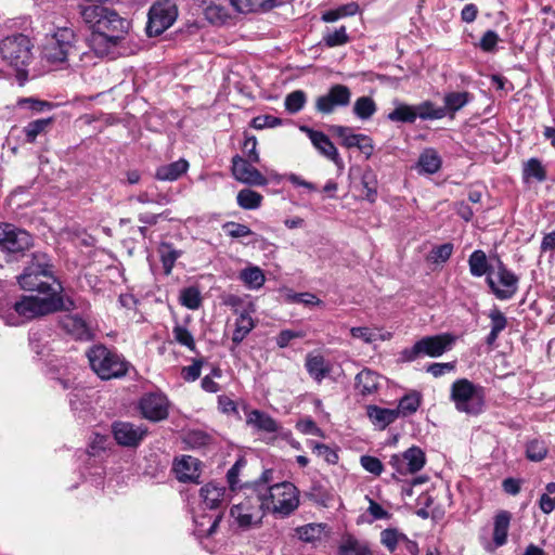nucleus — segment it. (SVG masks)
Wrapping results in <instances>:
<instances>
[{
    "label": "nucleus",
    "mask_w": 555,
    "mask_h": 555,
    "mask_svg": "<svg viewBox=\"0 0 555 555\" xmlns=\"http://www.w3.org/2000/svg\"><path fill=\"white\" fill-rule=\"evenodd\" d=\"M75 301L68 296H22L10 308L4 311L0 302V318L8 325H18L24 321L43 317L57 311H69L76 309Z\"/></svg>",
    "instance_id": "nucleus-1"
},
{
    "label": "nucleus",
    "mask_w": 555,
    "mask_h": 555,
    "mask_svg": "<svg viewBox=\"0 0 555 555\" xmlns=\"http://www.w3.org/2000/svg\"><path fill=\"white\" fill-rule=\"evenodd\" d=\"M25 291H37L46 296H64L62 284L54 278L52 264L47 254L35 253L30 263L18 278Z\"/></svg>",
    "instance_id": "nucleus-2"
},
{
    "label": "nucleus",
    "mask_w": 555,
    "mask_h": 555,
    "mask_svg": "<svg viewBox=\"0 0 555 555\" xmlns=\"http://www.w3.org/2000/svg\"><path fill=\"white\" fill-rule=\"evenodd\" d=\"M255 492L256 501L261 503L264 511L279 517L289 516L299 506V490L289 481L270 487L258 483Z\"/></svg>",
    "instance_id": "nucleus-3"
},
{
    "label": "nucleus",
    "mask_w": 555,
    "mask_h": 555,
    "mask_svg": "<svg viewBox=\"0 0 555 555\" xmlns=\"http://www.w3.org/2000/svg\"><path fill=\"white\" fill-rule=\"evenodd\" d=\"M90 367L101 379L119 378L127 374L129 363L104 345H94L87 351Z\"/></svg>",
    "instance_id": "nucleus-4"
},
{
    "label": "nucleus",
    "mask_w": 555,
    "mask_h": 555,
    "mask_svg": "<svg viewBox=\"0 0 555 555\" xmlns=\"http://www.w3.org/2000/svg\"><path fill=\"white\" fill-rule=\"evenodd\" d=\"M456 341V336L451 333L424 336L416 340L413 346L404 348L400 352V360L413 362L420 357L439 358L450 351Z\"/></svg>",
    "instance_id": "nucleus-5"
},
{
    "label": "nucleus",
    "mask_w": 555,
    "mask_h": 555,
    "mask_svg": "<svg viewBox=\"0 0 555 555\" xmlns=\"http://www.w3.org/2000/svg\"><path fill=\"white\" fill-rule=\"evenodd\" d=\"M450 399L459 412L478 415L485 406V391L467 378H460L451 385Z\"/></svg>",
    "instance_id": "nucleus-6"
},
{
    "label": "nucleus",
    "mask_w": 555,
    "mask_h": 555,
    "mask_svg": "<svg viewBox=\"0 0 555 555\" xmlns=\"http://www.w3.org/2000/svg\"><path fill=\"white\" fill-rule=\"evenodd\" d=\"M486 281L491 293L499 300H509L518 292L519 276L507 269L501 260L495 267H491Z\"/></svg>",
    "instance_id": "nucleus-7"
},
{
    "label": "nucleus",
    "mask_w": 555,
    "mask_h": 555,
    "mask_svg": "<svg viewBox=\"0 0 555 555\" xmlns=\"http://www.w3.org/2000/svg\"><path fill=\"white\" fill-rule=\"evenodd\" d=\"M31 48L33 44L27 36L15 34L0 41V55L9 65L21 69L28 65L31 59Z\"/></svg>",
    "instance_id": "nucleus-8"
},
{
    "label": "nucleus",
    "mask_w": 555,
    "mask_h": 555,
    "mask_svg": "<svg viewBox=\"0 0 555 555\" xmlns=\"http://www.w3.org/2000/svg\"><path fill=\"white\" fill-rule=\"evenodd\" d=\"M76 36L69 27H59L47 40L43 56L52 64L64 63L75 51Z\"/></svg>",
    "instance_id": "nucleus-9"
},
{
    "label": "nucleus",
    "mask_w": 555,
    "mask_h": 555,
    "mask_svg": "<svg viewBox=\"0 0 555 555\" xmlns=\"http://www.w3.org/2000/svg\"><path fill=\"white\" fill-rule=\"evenodd\" d=\"M178 16L176 3L172 0H158L149 11L146 33L158 36L169 28Z\"/></svg>",
    "instance_id": "nucleus-10"
},
{
    "label": "nucleus",
    "mask_w": 555,
    "mask_h": 555,
    "mask_svg": "<svg viewBox=\"0 0 555 555\" xmlns=\"http://www.w3.org/2000/svg\"><path fill=\"white\" fill-rule=\"evenodd\" d=\"M426 464V455L418 447H411L404 452L392 454L389 465L395 470L393 477L414 475L420 472Z\"/></svg>",
    "instance_id": "nucleus-11"
},
{
    "label": "nucleus",
    "mask_w": 555,
    "mask_h": 555,
    "mask_svg": "<svg viewBox=\"0 0 555 555\" xmlns=\"http://www.w3.org/2000/svg\"><path fill=\"white\" fill-rule=\"evenodd\" d=\"M264 513L261 503L256 501V495L246 498L230 511L231 517L244 530L260 525Z\"/></svg>",
    "instance_id": "nucleus-12"
},
{
    "label": "nucleus",
    "mask_w": 555,
    "mask_h": 555,
    "mask_svg": "<svg viewBox=\"0 0 555 555\" xmlns=\"http://www.w3.org/2000/svg\"><path fill=\"white\" fill-rule=\"evenodd\" d=\"M31 245L30 234L11 223H0V248L11 254L22 253Z\"/></svg>",
    "instance_id": "nucleus-13"
},
{
    "label": "nucleus",
    "mask_w": 555,
    "mask_h": 555,
    "mask_svg": "<svg viewBox=\"0 0 555 555\" xmlns=\"http://www.w3.org/2000/svg\"><path fill=\"white\" fill-rule=\"evenodd\" d=\"M139 410L144 418L160 422L168 417L169 401L163 393L150 392L140 399Z\"/></svg>",
    "instance_id": "nucleus-14"
},
{
    "label": "nucleus",
    "mask_w": 555,
    "mask_h": 555,
    "mask_svg": "<svg viewBox=\"0 0 555 555\" xmlns=\"http://www.w3.org/2000/svg\"><path fill=\"white\" fill-rule=\"evenodd\" d=\"M351 92L345 85H334L327 93L319 96L315 101V108L322 114H331L336 107L347 106L350 103Z\"/></svg>",
    "instance_id": "nucleus-15"
},
{
    "label": "nucleus",
    "mask_w": 555,
    "mask_h": 555,
    "mask_svg": "<svg viewBox=\"0 0 555 555\" xmlns=\"http://www.w3.org/2000/svg\"><path fill=\"white\" fill-rule=\"evenodd\" d=\"M254 162H249L240 155L232 157V175L233 177L247 185L263 186L268 183L267 178L253 166Z\"/></svg>",
    "instance_id": "nucleus-16"
},
{
    "label": "nucleus",
    "mask_w": 555,
    "mask_h": 555,
    "mask_svg": "<svg viewBox=\"0 0 555 555\" xmlns=\"http://www.w3.org/2000/svg\"><path fill=\"white\" fill-rule=\"evenodd\" d=\"M112 431L118 444L124 447H137L147 434L143 425H135L130 422H115Z\"/></svg>",
    "instance_id": "nucleus-17"
},
{
    "label": "nucleus",
    "mask_w": 555,
    "mask_h": 555,
    "mask_svg": "<svg viewBox=\"0 0 555 555\" xmlns=\"http://www.w3.org/2000/svg\"><path fill=\"white\" fill-rule=\"evenodd\" d=\"M512 514L508 511H500L493 517L492 540L480 538L481 544L487 551H494L506 544Z\"/></svg>",
    "instance_id": "nucleus-18"
},
{
    "label": "nucleus",
    "mask_w": 555,
    "mask_h": 555,
    "mask_svg": "<svg viewBox=\"0 0 555 555\" xmlns=\"http://www.w3.org/2000/svg\"><path fill=\"white\" fill-rule=\"evenodd\" d=\"M199 498L203 506L214 512H222L229 502L225 487L215 481L208 482L199 489Z\"/></svg>",
    "instance_id": "nucleus-19"
},
{
    "label": "nucleus",
    "mask_w": 555,
    "mask_h": 555,
    "mask_svg": "<svg viewBox=\"0 0 555 555\" xmlns=\"http://www.w3.org/2000/svg\"><path fill=\"white\" fill-rule=\"evenodd\" d=\"M61 326L77 340H90L93 337L89 321L79 314L64 315L61 320Z\"/></svg>",
    "instance_id": "nucleus-20"
},
{
    "label": "nucleus",
    "mask_w": 555,
    "mask_h": 555,
    "mask_svg": "<svg viewBox=\"0 0 555 555\" xmlns=\"http://www.w3.org/2000/svg\"><path fill=\"white\" fill-rule=\"evenodd\" d=\"M255 312V305L248 301L246 307L237 315L232 334V341L235 346L240 345L255 328L256 323L253 319Z\"/></svg>",
    "instance_id": "nucleus-21"
},
{
    "label": "nucleus",
    "mask_w": 555,
    "mask_h": 555,
    "mask_svg": "<svg viewBox=\"0 0 555 555\" xmlns=\"http://www.w3.org/2000/svg\"><path fill=\"white\" fill-rule=\"evenodd\" d=\"M306 132L311 140L313 146L326 158L334 162L336 165L341 163V158L338 154L337 149L331 142L330 138L321 131L310 129L306 126L300 128Z\"/></svg>",
    "instance_id": "nucleus-22"
},
{
    "label": "nucleus",
    "mask_w": 555,
    "mask_h": 555,
    "mask_svg": "<svg viewBox=\"0 0 555 555\" xmlns=\"http://www.w3.org/2000/svg\"><path fill=\"white\" fill-rule=\"evenodd\" d=\"M201 462L191 455H183L175 463V472L179 481L198 483Z\"/></svg>",
    "instance_id": "nucleus-23"
},
{
    "label": "nucleus",
    "mask_w": 555,
    "mask_h": 555,
    "mask_svg": "<svg viewBox=\"0 0 555 555\" xmlns=\"http://www.w3.org/2000/svg\"><path fill=\"white\" fill-rule=\"evenodd\" d=\"M128 26L129 23L127 20L121 18L117 13L106 8V14H103L101 21H99L94 33L103 35L117 34L124 37Z\"/></svg>",
    "instance_id": "nucleus-24"
},
{
    "label": "nucleus",
    "mask_w": 555,
    "mask_h": 555,
    "mask_svg": "<svg viewBox=\"0 0 555 555\" xmlns=\"http://www.w3.org/2000/svg\"><path fill=\"white\" fill-rule=\"evenodd\" d=\"M222 512H214L209 515L203 514L194 516V534L198 539L211 537L216 532L222 519Z\"/></svg>",
    "instance_id": "nucleus-25"
},
{
    "label": "nucleus",
    "mask_w": 555,
    "mask_h": 555,
    "mask_svg": "<svg viewBox=\"0 0 555 555\" xmlns=\"http://www.w3.org/2000/svg\"><path fill=\"white\" fill-rule=\"evenodd\" d=\"M306 370L318 384L327 377L332 371L331 363L321 354L308 353L305 362Z\"/></svg>",
    "instance_id": "nucleus-26"
},
{
    "label": "nucleus",
    "mask_w": 555,
    "mask_h": 555,
    "mask_svg": "<svg viewBox=\"0 0 555 555\" xmlns=\"http://www.w3.org/2000/svg\"><path fill=\"white\" fill-rule=\"evenodd\" d=\"M124 37L117 34L103 35L99 33L91 34L89 38L90 49L99 56H105L116 47Z\"/></svg>",
    "instance_id": "nucleus-27"
},
{
    "label": "nucleus",
    "mask_w": 555,
    "mask_h": 555,
    "mask_svg": "<svg viewBox=\"0 0 555 555\" xmlns=\"http://www.w3.org/2000/svg\"><path fill=\"white\" fill-rule=\"evenodd\" d=\"M227 0H216L215 3H208L202 7L205 18L214 25H224L231 20V14L224 5Z\"/></svg>",
    "instance_id": "nucleus-28"
},
{
    "label": "nucleus",
    "mask_w": 555,
    "mask_h": 555,
    "mask_svg": "<svg viewBox=\"0 0 555 555\" xmlns=\"http://www.w3.org/2000/svg\"><path fill=\"white\" fill-rule=\"evenodd\" d=\"M189 169V163L180 158L173 163L162 165L156 169L155 177L159 181H176Z\"/></svg>",
    "instance_id": "nucleus-29"
},
{
    "label": "nucleus",
    "mask_w": 555,
    "mask_h": 555,
    "mask_svg": "<svg viewBox=\"0 0 555 555\" xmlns=\"http://www.w3.org/2000/svg\"><path fill=\"white\" fill-rule=\"evenodd\" d=\"M379 375L369 369L362 370L356 376V389L362 396L374 393L379 387Z\"/></svg>",
    "instance_id": "nucleus-30"
},
{
    "label": "nucleus",
    "mask_w": 555,
    "mask_h": 555,
    "mask_svg": "<svg viewBox=\"0 0 555 555\" xmlns=\"http://www.w3.org/2000/svg\"><path fill=\"white\" fill-rule=\"evenodd\" d=\"M330 533L328 526L326 524H307L296 529L297 537L308 543H314L326 538Z\"/></svg>",
    "instance_id": "nucleus-31"
},
{
    "label": "nucleus",
    "mask_w": 555,
    "mask_h": 555,
    "mask_svg": "<svg viewBox=\"0 0 555 555\" xmlns=\"http://www.w3.org/2000/svg\"><path fill=\"white\" fill-rule=\"evenodd\" d=\"M367 416L373 425L379 429H385L399 417L396 409L379 408L377 405H370L367 408Z\"/></svg>",
    "instance_id": "nucleus-32"
},
{
    "label": "nucleus",
    "mask_w": 555,
    "mask_h": 555,
    "mask_svg": "<svg viewBox=\"0 0 555 555\" xmlns=\"http://www.w3.org/2000/svg\"><path fill=\"white\" fill-rule=\"evenodd\" d=\"M488 318L490 319L491 330L486 337V343L488 346H494L499 335L506 328L508 322L505 314L496 307L489 311Z\"/></svg>",
    "instance_id": "nucleus-33"
},
{
    "label": "nucleus",
    "mask_w": 555,
    "mask_h": 555,
    "mask_svg": "<svg viewBox=\"0 0 555 555\" xmlns=\"http://www.w3.org/2000/svg\"><path fill=\"white\" fill-rule=\"evenodd\" d=\"M246 422L248 425L254 426L258 430L266 433H276L279 425L276 421L269 414L259 410H253L247 414Z\"/></svg>",
    "instance_id": "nucleus-34"
},
{
    "label": "nucleus",
    "mask_w": 555,
    "mask_h": 555,
    "mask_svg": "<svg viewBox=\"0 0 555 555\" xmlns=\"http://www.w3.org/2000/svg\"><path fill=\"white\" fill-rule=\"evenodd\" d=\"M240 280L248 289H259L266 282L263 271L257 266H249L240 272Z\"/></svg>",
    "instance_id": "nucleus-35"
},
{
    "label": "nucleus",
    "mask_w": 555,
    "mask_h": 555,
    "mask_svg": "<svg viewBox=\"0 0 555 555\" xmlns=\"http://www.w3.org/2000/svg\"><path fill=\"white\" fill-rule=\"evenodd\" d=\"M230 2L238 13H249L260 9L269 10L278 5V0H230Z\"/></svg>",
    "instance_id": "nucleus-36"
},
{
    "label": "nucleus",
    "mask_w": 555,
    "mask_h": 555,
    "mask_svg": "<svg viewBox=\"0 0 555 555\" xmlns=\"http://www.w3.org/2000/svg\"><path fill=\"white\" fill-rule=\"evenodd\" d=\"M422 403V395L418 391H411L404 395L398 403V416H410L414 414Z\"/></svg>",
    "instance_id": "nucleus-37"
},
{
    "label": "nucleus",
    "mask_w": 555,
    "mask_h": 555,
    "mask_svg": "<svg viewBox=\"0 0 555 555\" xmlns=\"http://www.w3.org/2000/svg\"><path fill=\"white\" fill-rule=\"evenodd\" d=\"M415 106L416 118L436 120L447 116V108L436 106L431 101H424Z\"/></svg>",
    "instance_id": "nucleus-38"
},
{
    "label": "nucleus",
    "mask_w": 555,
    "mask_h": 555,
    "mask_svg": "<svg viewBox=\"0 0 555 555\" xmlns=\"http://www.w3.org/2000/svg\"><path fill=\"white\" fill-rule=\"evenodd\" d=\"M421 171L425 173H436L441 167V157L434 149H426L418 158L417 163Z\"/></svg>",
    "instance_id": "nucleus-39"
},
{
    "label": "nucleus",
    "mask_w": 555,
    "mask_h": 555,
    "mask_svg": "<svg viewBox=\"0 0 555 555\" xmlns=\"http://www.w3.org/2000/svg\"><path fill=\"white\" fill-rule=\"evenodd\" d=\"M103 14H106V8L102 5H87L81 7L80 16L82 22L89 27L94 34L99 21H101Z\"/></svg>",
    "instance_id": "nucleus-40"
},
{
    "label": "nucleus",
    "mask_w": 555,
    "mask_h": 555,
    "mask_svg": "<svg viewBox=\"0 0 555 555\" xmlns=\"http://www.w3.org/2000/svg\"><path fill=\"white\" fill-rule=\"evenodd\" d=\"M160 261L163 263L165 274L169 275L177 259L181 256V251L176 249L170 243H162L158 248Z\"/></svg>",
    "instance_id": "nucleus-41"
},
{
    "label": "nucleus",
    "mask_w": 555,
    "mask_h": 555,
    "mask_svg": "<svg viewBox=\"0 0 555 555\" xmlns=\"http://www.w3.org/2000/svg\"><path fill=\"white\" fill-rule=\"evenodd\" d=\"M469 271L473 276L480 278L485 274L488 275L491 267L488 266V260L485 251L478 249L472 253L468 259Z\"/></svg>",
    "instance_id": "nucleus-42"
},
{
    "label": "nucleus",
    "mask_w": 555,
    "mask_h": 555,
    "mask_svg": "<svg viewBox=\"0 0 555 555\" xmlns=\"http://www.w3.org/2000/svg\"><path fill=\"white\" fill-rule=\"evenodd\" d=\"M262 195L250 189H243L237 193V205L246 210L257 209L261 206Z\"/></svg>",
    "instance_id": "nucleus-43"
},
{
    "label": "nucleus",
    "mask_w": 555,
    "mask_h": 555,
    "mask_svg": "<svg viewBox=\"0 0 555 555\" xmlns=\"http://www.w3.org/2000/svg\"><path fill=\"white\" fill-rule=\"evenodd\" d=\"M472 99V95L467 91L462 92H450L444 95V106L448 113H455L464 107Z\"/></svg>",
    "instance_id": "nucleus-44"
},
{
    "label": "nucleus",
    "mask_w": 555,
    "mask_h": 555,
    "mask_svg": "<svg viewBox=\"0 0 555 555\" xmlns=\"http://www.w3.org/2000/svg\"><path fill=\"white\" fill-rule=\"evenodd\" d=\"M387 117L391 121L413 124L416 120L415 106L400 103Z\"/></svg>",
    "instance_id": "nucleus-45"
},
{
    "label": "nucleus",
    "mask_w": 555,
    "mask_h": 555,
    "mask_svg": "<svg viewBox=\"0 0 555 555\" xmlns=\"http://www.w3.org/2000/svg\"><path fill=\"white\" fill-rule=\"evenodd\" d=\"M376 112V104L370 96H360L353 105V114L363 120L370 119Z\"/></svg>",
    "instance_id": "nucleus-46"
},
{
    "label": "nucleus",
    "mask_w": 555,
    "mask_h": 555,
    "mask_svg": "<svg viewBox=\"0 0 555 555\" xmlns=\"http://www.w3.org/2000/svg\"><path fill=\"white\" fill-rule=\"evenodd\" d=\"M522 176L526 181L534 178L542 182L546 179V170L538 158H530L524 166Z\"/></svg>",
    "instance_id": "nucleus-47"
},
{
    "label": "nucleus",
    "mask_w": 555,
    "mask_h": 555,
    "mask_svg": "<svg viewBox=\"0 0 555 555\" xmlns=\"http://www.w3.org/2000/svg\"><path fill=\"white\" fill-rule=\"evenodd\" d=\"M180 302L191 310H196L202 305V296L197 287L191 286L181 291Z\"/></svg>",
    "instance_id": "nucleus-48"
},
{
    "label": "nucleus",
    "mask_w": 555,
    "mask_h": 555,
    "mask_svg": "<svg viewBox=\"0 0 555 555\" xmlns=\"http://www.w3.org/2000/svg\"><path fill=\"white\" fill-rule=\"evenodd\" d=\"M547 447L543 440L533 439L527 443L526 455L532 462H540L547 455Z\"/></svg>",
    "instance_id": "nucleus-49"
},
{
    "label": "nucleus",
    "mask_w": 555,
    "mask_h": 555,
    "mask_svg": "<svg viewBox=\"0 0 555 555\" xmlns=\"http://www.w3.org/2000/svg\"><path fill=\"white\" fill-rule=\"evenodd\" d=\"M331 131L341 140V144L348 149L354 147L359 142V133H354L350 127L332 126Z\"/></svg>",
    "instance_id": "nucleus-50"
},
{
    "label": "nucleus",
    "mask_w": 555,
    "mask_h": 555,
    "mask_svg": "<svg viewBox=\"0 0 555 555\" xmlns=\"http://www.w3.org/2000/svg\"><path fill=\"white\" fill-rule=\"evenodd\" d=\"M52 120L53 119L49 117L28 122L27 126L24 127V133L27 142L33 143L36 138L51 125Z\"/></svg>",
    "instance_id": "nucleus-51"
},
{
    "label": "nucleus",
    "mask_w": 555,
    "mask_h": 555,
    "mask_svg": "<svg viewBox=\"0 0 555 555\" xmlns=\"http://www.w3.org/2000/svg\"><path fill=\"white\" fill-rule=\"evenodd\" d=\"M306 101L307 96L302 90L293 91L285 98V109L291 114H296L304 108Z\"/></svg>",
    "instance_id": "nucleus-52"
},
{
    "label": "nucleus",
    "mask_w": 555,
    "mask_h": 555,
    "mask_svg": "<svg viewBox=\"0 0 555 555\" xmlns=\"http://www.w3.org/2000/svg\"><path fill=\"white\" fill-rule=\"evenodd\" d=\"M340 555H370L367 547L352 538H346L339 547Z\"/></svg>",
    "instance_id": "nucleus-53"
},
{
    "label": "nucleus",
    "mask_w": 555,
    "mask_h": 555,
    "mask_svg": "<svg viewBox=\"0 0 555 555\" xmlns=\"http://www.w3.org/2000/svg\"><path fill=\"white\" fill-rule=\"evenodd\" d=\"M173 339L180 344L189 348L190 350H195V340L192 333L183 325L176 324L172 328Z\"/></svg>",
    "instance_id": "nucleus-54"
},
{
    "label": "nucleus",
    "mask_w": 555,
    "mask_h": 555,
    "mask_svg": "<svg viewBox=\"0 0 555 555\" xmlns=\"http://www.w3.org/2000/svg\"><path fill=\"white\" fill-rule=\"evenodd\" d=\"M257 139L255 135H250L248 133H244V142H243V153L245 154L246 158L249 162H254L255 164H258L260 162V156L257 151Z\"/></svg>",
    "instance_id": "nucleus-55"
},
{
    "label": "nucleus",
    "mask_w": 555,
    "mask_h": 555,
    "mask_svg": "<svg viewBox=\"0 0 555 555\" xmlns=\"http://www.w3.org/2000/svg\"><path fill=\"white\" fill-rule=\"evenodd\" d=\"M361 183L365 190V198L373 203L377 196V181L376 177L372 171H365L362 175Z\"/></svg>",
    "instance_id": "nucleus-56"
},
{
    "label": "nucleus",
    "mask_w": 555,
    "mask_h": 555,
    "mask_svg": "<svg viewBox=\"0 0 555 555\" xmlns=\"http://www.w3.org/2000/svg\"><path fill=\"white\" fill-rule=\"evenodd\" d=\"M323 41L330 48L347 43L349 41V36L347 35L346 27L341 26L334 31L327 33L324 35Z\"/></svg>",
    "instance_id": "nucleus-57"
},
{
    "label": "nucleus",
    "mask_w": 555,
    "mask_h": 555,
    "mask_svg": "<svg viewBox=\"0 0 555 555\" xmlns=\"http://www.w3.org/2000/svg\"><path fill=\"white\" fill-rule=\"evenodd\" d=\"M184 441L192 449H199L209 443L210 436L202 430H191L185 435Z\"/></svg>",
    "instance_id": "nucleus-58"
},
{
    "label": "nucleus",
    "mask_w": 555,
    "mask_h": 555,
    "mask_svg": "<svg viewBox=\"0 0 555 555\" xmlns=\"http://www.w3.org/2000/svg\"><path fill=\"white\" fill-rule=\"evenodd\" d=\"M452 253L453 244L444 243L431 249L429 254V260L434 263L446 262L451 257Z\"/></svg>",
    "instance_id": "nucleus-59"
},
{
    "label": "nucleus",
    "mask_w": 555,
    "mask_h": 555,
    "mask_svg": "<svg viewBox=\"0 0 555 555\" xmlns=\"http://www.w3.org/2000/svg\"><path fill=\"white\" fill-rule=\"evenodd\" d=\"M306 337V332L302 330H282L275 337V343L279 348H286L293 339Z\"/></svg>",
    "instance_id": "nucleus-60"
},
{
    "label": "nucleus",
    "mask_w": 555,
    "mask_h": 555,
    "mask_svg": "<svg viewBox=\"0 0 555 555\" xmlns=\"http://www.w3.org/2000/svg\"><path fill=\"white\" fill-rule=\"evenodd\" d=\"M289 302L302 304L308 307L320 306L322 301L311 293H291L287 295Z\"/></svg>",
    "instance_id": "nucleus-61"
},
{
    "label": "nucleus",
    "mask_w": 555,
    "mask_h": 555,
    "mask_svg": "<svg viewBox=\"0 0 555 555\" xmlns=\"http://www.w3.org/2000/svg\"><path fill=\"white\" fill-rule=\"evenodd\" d=\"M361 466L369 473L379 476L384 470V465L379 459L371 455H362L360 457Z\"/></svg>",
    "instance_id": "nucleus-62"
},
{
    "label": "nucleus",
    "mask_w": 555,
    "mask_h": 555,
    "mask_svg": "<svg viewBox=\"0 0 555 555\" xmlns=\"http://www.w3.org/2000/svg\"><path fill=\"white\" fill-rule=\"evenodd\" d=\"M246 462L244 459H238L233 466L227 473V481L229 483L230 490L235 491L240 488L238 485V476L242 468L245 466Z\"/></svg>",
    "instance_id": "nucleus-63"
},
{
    "label": "nucleus",
    "mask_w": 555,
    "mask_h": 555,
    "mask_svg": "<svg viewBox=\"0 0 555 555\" xmlns=\"http://www.w3.org/2000/svg\"><path fill=\"white\" fill-rule=\"evenodd\" d=\"M350 334L353 338L363 340L365 344H372L377 340L378 333L366 326L351 327Z\"/></svg>",
    "instance_id": "nucleus-64"
}]
</instances>
